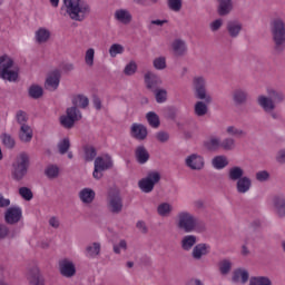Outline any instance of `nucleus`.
<instances>
[{"mask_svg": "<svg viewBox=\"0 0 285 285\" xmlns=\"http://www.w3.org/2000/svg\"><path fill=\"white\" fill-rule=\"evenodd\" d=\"M191 88L197 101L194 106L196 117H206L208 115V105L213 104V96L208 94V83L204 76H195L191 80Z\"/></svg>", "mask_w": 285, "mask_h": 285, "instance_id": "1", "label": "nucleus"}, {"mask_svg": "<svg viewBox=\"0 0 285 285\" xmlns=\"http://www.w3.org/2000/svg\"><path fill=\"white\" fill-rule=\"evenodd\" d=\"M176 226L183 233H206V223L186 210L177 214Z\"/></svg>", "mask_w": 285, "mask_h": 285, "instance_id": "2", "label": "nucleus"}, {"mask_svg": "<svg viewBox=\"0 0 285 285\" xmlns=\"http://www.w3.org/2000/svg\"><path fill=\"white\" fill-rule=\"evenodd\" d=\"M271 33L274 41V52L282 55L285 49V22L282 18L271 21Z\"/></svg>", "mask_w": 285, "mask_h": 285, "instance_id": "3", "label": "nucleus"}, {"mask_svg": "<svg viewBox=\"0 0 285 285\" xmlns=\"http://www.w3.org/2000/svg\"><path fill=\"white\" fill-rule=\"evenodd\" d=\"M285 96L284 91L277 90L274 88L267 89V96H258L257 104L263 108V110H275L277 108V104H284Z\"/></svg>", "mask_w": 285, "mask_h": 285, "instance_id": "4", "label": "nucleus"}, {"mask_svg": "<svg viewBox=\"0 0 285 285\" xmlns=\"http://www.w3.org/2000/svg\"><path fill=\"white\" fill-rule=\"evenodd\" d=\"M63 3L67 8V14L72 21H83L90 14V6L81 2V0H63Z\"/></svg>", "mask_w": 285, "mask_h": 285, "instance_id": "5", "label": "nucleus"}, {"mask_svg": "<svg viewBox=\"0 0 285 285\" xmlns=\"http://www.w3.org/2000/svg\"><path fill=\"white\" fill-rule=\"evenodd\" d=\"M12 178L16 181H21L26 175H28V168H30V156L27 153H21L17 157L16 163L12 165Z\"/></svg>", "mask_w": 285, "mask_h": 285, "instance_id": "6", "label": "nucleus"}, {"mask_svg": "<svg viewBox=\"0 0 285 285\" xmlns=\"http://www.w3.org/2000/svg\"><path fill=\"white\" fill-rule=\"evenodd\" d=\"M14 66V60L8 55L0 57V79L4 81H17L19 79V72L10 70Z\"/></svg>", "mask_w": 285, "mask_h": 285, "instance_id": "7", "label": "nucleus"}, {"mask_svg": "<svg viewBox=\"0 0 285 285\" xmlns=\"http://www.w3.org/2000/svg\"><path fill=\"white\" fill-rule=\"evenodd\" d=\"M81 117L82 115L79 108L75 106L69 107L66 110V115L60 116V126L70 130L71 128H75V124H77V121H81Z\"/></svg>", "mask_w": 285, "mask_h": 285, "instance_id": "8", "label": "nucleus"}, {"mask_svg": "<svg viewBox=\"0 0 285 285\" xmlns=\"http://www.w3.org/2000/svg\"><path fill=\"white\" fill-rule=\"evenodd\" d=\"M94 166H95L94 173H92L94 179H101V177H104V171L110 170V168H112L114 166L112 157H110V155L108 154L104 156H98L95 159Z\"/></svg>", "mask_w": 285, "mask_h": 285, "instance_id": "9", "label": "nucleus"}, {"mask_svg": "<svg viewBox=\"0 0 285 285\" xmlns=\"http://www.w3.org/2000/svg\"><path fill=\"white\" fill-rule=\"evenodd\" d=\"M161 181V174L159 171H148L147 176L138 181V188L142 193H153L155 185Z\"/></svg>", "mask_w": 285, "mask_h": 285, "instance_id": "10", "label": "nucleus"}, {"mask_svg": "<svg viewBox=\"0 0 285 285\" xmlns=\"http://www.w3.org/2000/svg\"><path fill=\"white\" fill-rule=\"evenodd\" d=\"M23 217V210L19 206H11L4 212V222L10 226L19 224Z\"/></svg>", "mask_w": 285, "mask_h": 285, "instance_id": "11", "label": "nucleus"}, {"mask_svg": "<svg viewBox=\"0 0 285 285\" xmlns=\"http://www.w3.org/2000/svg\"><path fill=\"white\" fill-rule=\"evenodd\" d=\"M108 209L114 215H119L124 210V200L118 193L109 194L108 196Z\"/></svg>", "mask_w": 285, "mask_h": 285, "instance_id": "12", "label": "nucleus"}, {"mask_svg": "<svg viewBox=\"0 0 285 285\" xmlns=\"http://www.w3.org/2000/svg\"><path fill=\"white\" fill-rule=\"evenodd\" d=\"M145 79V86L147 90H150V92H155L156 90H159V86H161V77L154 73L153 71H148L144 76Z\"/></svg>", "mask_w": 285, "mask_h": 285, "instance_id": "13", "label": "nucleus"}, {"mask_svg": "<svg viewBox=\"0 0 285 285\" xmlns=\"http://www.w3.org/2000/svg\"><path fill=\"white\" fill-rule=\"evenodd\" d=\"M59 83H61V71L53 70L48 75L45 81V88L46 90H49V92H55V90L59 88Z\"/></svg>", "mask_w": 285, "mask_h": 285, "instance_id": "14", "label": "nucleus"}, {"mask_svg": "<svg viewBox=\"0 0 285 285\" xmlns=\"http://www.w3.org/2000/svg\"><path fill=\"white\" fill-rule=\"evenodd\" d=\"M273 210L278 219L285 218V196L276 195L272 199Z\"/></svg>", "mask_w": 285, "mask_h": 285, "instance_id": "15", "label": "nucleus"}, {"mask_svg": "<svg viewBox=\"0 0 285 285\" xmlns=\"http://www.w3.org/2000/svg\"><path fill=\"white\" fill-rule=\"evenodd\" d=\"M59 271L62 277H75L77 275L75 263L66 258L59 262Z\"/></svg>", "mask_w": 285, "mask_h": 285, "instance_id": "16", "label": "nucleus"}, {"mask_svg": "<svg viewBox=\"0 0 285 285\" xmlns=\"http://www.w3.org/2000/svg\"><path fill=\"white\" fill-rule=\"evenodd\" d=\"M185 164L190 170H202L204 168V157L198 154H191L185 159Z\"/></svg>", "mask_w": 285, "mask_h": 285, "instance_id": "17", "label": "nucleus"}, {"mask_svg": "<svg viewBox=\"0 0 285 285\" xmlns=\"http://www.w3.org/2000/svg\"><path fill=\"white\" fill-rule=\"evenodd\" d=\"M226 30L230 39H237L242 35V30H244V24L239 20H229L226 23Z\"/></svg>", "mask_w": 285, "mask_h": 285, "instance_id": "18", "label": "nucleus"}, {"mask_svg": "<svg viewBox=\"0 0 285 285\" xmlns=\"http://www.w3.org/2000/svg\"><path fill=\"white\" fill-rule=\"evenodd\" d=\"M232 100L234 106H246V104H248V91L242 88L234 89Z\"/></svg>", "mask_w": 285, "mask_h": 285, "instance_id": "19", "label": "nucleus"}, {"mask_svg": "<svg viewBox=\"0 0 285 285\" xmlns=\"http://www.w3.org/2000/svg\"><path fill=\"white\" fill-rule=\"evenodd\" d=\"M27 279L30 285H46V279L43 278V275H41L39 267L30 268L27 275Z\"/></svg>", "mask_w": 285, "mask_h": 285, "instance_id": "20", "label": "nucleus"}, {"mask_svg": "<svg viewBox=\"0 0 285 285\" xmlns=\"http://www.w3.org/2000/svg\"><path fill=\"white\" fill-rule=\"evenodd\" d=\"M130 135L134 139H138V141H144L146 137H148V128L142 124L134 122L131 125Z\"/></svg>", "mask_w": 285, "mask_h": 285, "instance_id": "21", "label": "nucleus"}, {"mask_svg": "<svg viewBox=\"0 0 285 285\" xmlns=\"http://www.w3.org/2000/svg\"><path fill=\"white\" fill-rule=\"evenodd\" d=\"M208 253H210V245L206 243H199L193 248L191 257L196 262H199V259H202V257H206Z\"/></svg>", "mask_w": 285, "mask_h": 285, "instance_id": "22", "label": "nucleus"}, {"mask_svg": "<svg viewBox=\"0 0 285 285\" xmlns=\"http://www.w3.org/2000/svg\"><path fill=\"white\" fill-rule=\"evenodd\" d=\"M253 188V179L250 177L245 176L238 180H236V193L238 195H246Z\"/></svg>", "mask_w": 285, "mask_h": 285, "instance_id": "23", "label": "nucleus"}, {"mask_svg": "<svg viewBox=\"0 0 285 285\" xmlns=\"http://www.w3.org/2000/svg\"><path fill=\"white\" fill-rule=\"evenodd\" d=\"M217 14L219 17H228L233 12V0H217Z\"/></svg>", "mask_w": 285, "mask_h": 285, "instance_id": "24", "label": "nucleus"}, {"mask_svg": "<svg viewBox=\"0 0 285 285\" xmlns=\"http://www.w3.org/2000/svg\"><path fill=\"white\" fill-rule=\"evenodd\" d=\"M171 49L175 57H184L186 52H188L186 41H184L183 39H175L171 43Z\"/></svg>", "mask_w": 285, "mask_h": 285, "instance_id": "25", "label": "nucleus"}, {"mask_svg": "<svg viewBox=\"0 0 285 285\" xmlns=\"http://www.w3.org/2000/svg\"><path fill=\"white\" fill-rule=\"evenodd\" d=\"M114 17L116 21H119V23H124V26H128V23L132 21V14L127 9L116 10Z\"/></svg>", "mask_w": 285, "mask_h": 285, "instance_id": "26", "label": "nucleus"}, {"mask_svg": "<svg viewBox=\"0 0 285 285\" xmlns=\"http://www.w3.org/2000/svg\"><path fill=\"white\" fill-rule=\"evenodd\" d=\"M245 177V171L240 166H232L227 170V179L228 181L236 183L238 179Z\"/></svg>", "mask_w": 285, "mask_h": 285, "instance_id": "27", "label": "nucleus"}, {"mask_svg": "<svg viewBox=\"0 0 285 285\" xmlns=\"http://www.w3.org/2000/svg\"><path fill=\"white\" fill-rule=\"evenodd\" d=\"M135 159L137 164H148V160L150 159V153H148V149H146L144 146H138L135 149Z\"/></svg>", "mask_w": 285, "mask_h": 285, "instance_id": "28", "label": "nucleus"}, {"mask_svg": "<svg viewBox=\"0 0 285 285\" xmlns=\"http://www.w3.org/2000/svg\"><path fill=\"white\" fill-rule=\"evenodd\" d=\"M197 244V236L195 235H186L180 240V248H183L185 252H190L193 248H195Z\"/></svg>", "mask_w": 285, "mask_h": 285, "instance_id": "29", "label": "nucleus"}, {"mask_svg": "<svg viewBox=\"0 0 285 285\" xmlns=\"http://www.w3.org/2000/svg\"><path fill=\"white\" fill-rule=\"evenodd\" d=\"M248 271L246 269H242V268H237L233 272V276H232V282L234 284H246V282H248Z\"/></svg>", "mask_w": 285, "mask_h": 285, "instance_id": "30", "label": "nucleus"}, {"mask_svg": "<svg viewBox=\"0 0 285 285\" xmlns=\"http://www.w3.org/2000/svg\"><path fill=\"white\" fill-rule=\"evenodd\" d=\"M19 139L23 144H30V141H32V128L30 125H23L20 127Z\"/></svg>", "mask_w": 285, "mask_h": 285, "instance_id": "31", "label": "nucleus"}, {"mask_svg": "<svg viewBox=\"0 0 285 285\" xmlns=\"http://www.w3.org/2000/svg\"><path fill=\"white\" fill-rule=\"evenodd\" d=\"M212 166L216 168V170H224V168L228 166V158L224 155L215 156L212 159Z\"/></svg>", "mask_w": 285, "mask_h": 285, "instance_id": "32", "label": "nucleus"}, {"mask_svg": "<svg viewBox=\"0 0 285 285\" xmlns=\"http://www.w3.org/2000/svg\"><path fill=\"white\" fill-rule=\"evenodd\" d=\"M35 37H36L37 43H48V41L50 40V30L46 28H39L36 31Z\"/></svg>", "mask_w": 285, "mask_h": 285, "instance_id": "33", "label": "nucleus"}, {"mask_svg": "<svg viewBox=\"0 0 285 285\" xmlns=\"http://www.w3.org/2000/svg\"><path fill=\"white\" fill-rule=\"evenodd\" d=\"M79 197L83 204H92V202H95V190L90 188H83L80 190Z\"/></svg>", "mask_w": 285, "mask_h": 285, "instance_id": "34", "label": "nucleus"}, {"mask_svg": "<svg viewBox=\"0 0 285 285\" xmlns=\"http://www.w3.org/2000/svg\"><path fill=\"white\" fill-rule=\"evenodd\" d=\"M0 139L4 148H7L8 150H13L14 146H17V140H14V137H12V135L10 134H1Z\"/></svg>", "mask_w": 285, "mask_h": 285, "instance_id": "35", "label": "nucleus"}, {"mask_svg": "<svg viewBox=\"0 0 285 285\" xmlns=\"http://www.w3.org/2000/svg\"><path fill=\"white\" fill-rule=\"evenodd\" d=\"M90 100L83 95H78L72 98V106L76 108H88Z\"/></svg>", "mask_w": 285, "mask_h": 285, "instance_id": "36", "label": "nucleus"}, {"mask_svg": "<svg viewBox=\"0 0 285 285\" xmlns=\"http://www.w3.org/2000/svg\"><path fill=\"white\" fill-rule=\"evenodd\" d=\"M146 119L151 128H159L161 126V120H159V115L155 111H149L146 114Z\"/></svg>", "mask_w": 285, "mask_h": 285, "instance_id": "37", "label": "nucleus"}, {"mask_svg": "<svg viewBox=\"0 0 285 285\" xmlns=\"http://www.w3.org/2000/svg\"><path fill=\"white\" fill-rule=\"evenodd\" d=\"M101 253V244L92 243L86 247L87 257H97Z\"/></svg>", "mask_w": 285, "mask_h": 285, "instance_id": "38", "label": "nucleus"}, {"mask_svg": "<svg viewBox=\"0 0 285 285\" xmlns=\"http://www.w3.org/2000/svg\"><path fill=\"white\" fill-rule=\"evenodd\" d=\"M218 269L220 275H228L233 271V262L230 259H223L218 263Z\"/></svg>", "mask_w": 285, "mask_h": 285, "instance_id": "39", "label": "nucleus"}, {"mask_svg": "<svg viewBox=\"0 0 285 285\" xmlns=\"http://www.w3.org/2000/svg\"><path fill=\"white\" fill-rule=\"evenodd\" d=\"M28 94L31 99H41V97H43V88L39 85H31Z\"/></svg>", "mask_w": 285, "mask_h": 285, "instance_id": "40", "label": "nucleus"}, {"mask_svg": "<svg viewBox=\"0 0 285 285\" xmlns=\"http://www.w3.org/2000/svg\"><path fill=\"white\" fill-rule=\"evenodd\" d=\"M249 285H273V281L267 276H252Z\"/></svg>", "mask_w": 285, "mask_h": 285, "instance_id": "41", "label": "nucleus"}, {"mask_svg": "<svg viewBox=\"0 0 285 285\" xmlns=\"http://www.w3.org/2000/svg\"><path fill=\"white\" fill-rule=\"evenodd\" d=\"M85 161H95L97 157V148L95 146L87 145L83 147Z\"/></svg>", "mask_w": 285, "mask_h": 285, "instance_id": "42", "label": "nucleus"}, {"mask_svg": "<svg viewBox=\"0 0 285 285\" xmlns=\"http://www.w3.org/2000/svg\"><path fill=\"white\" fill-rule=\"evenodd\" d=\"M220 148L227 151L235 150V148H237V142L234 140V138L227 137L220 141Z\"/></svg>", "mask_w": 285, "mask_h": 285, "instance_id": "43", "label": "nucleus"}, {"mask_svg": "<svg viewBox=\"0 0 285 285\" xmlns=\"http://www.w3.org/2000/svg\"><path fill=\"white\" fill-rule=\"evenodd\" d=\"M157 213L160 217H168L173 213V205L168 203H163L158 205Z\"/></svg>", "mask_w": 285, "mask_h": 285, "instance_id": "44", "label": "nucleus"}, {"mask_svg": "<svg viewBox=\"0 0 285 285\" xmlns=\"http://www.w3.org/2000/svg\"><path fill=\"white\" fill-rule=\"evenodd\" d=\"M205 147L207 150H219V148H222V140L217 137H213L205 142Z\"/></svg>", "mask_w": 285, "mask_h": 285, "instance_id": "45", "label": "nucleus"}, {"mask_svg": "<svg viewBox=\"0 0 285 285\" xmlns=\"http://www.w3.org/2000/svg\"><path fill=\"white\" fill-rule=\"evenodd\" d=\"M45 174L49 179H57L59 177V167L57 165H49Z\"/></svg>", "mask_w": 285, "mask_h": 285, "instance_id": "46", "label": "nucleus"}, {"mask_svg": "<svg viewBox=\"0 0 285 285\" xmlns=\"http://www.w3.org/2000/svg\"><path fill=\"white\" fill-rule=\"evenodd\" d=\"M227 135H230V137H246V131L243 129H239L235 126H228L226 128Z\"/></svg>", "mask_w": 285, "mask_h": 285, "instance_id": "47", "label": "nucleus"}, {"mask_svg": "<svg viewBox=\"0 0 285 285\" xmlns=\"http://www.w3.org/2000/svg\"><path fill=\"white\" fill-rule=\"evenodd\" d=\"M70 150V138H63L58 142V153L60 155H66Z\"/></svg>", "mask_w": 285, "mask_h": 285, "instance_id": "48", "label": "nucleus"}, {"mask_svg": "<svg viewBox=\"0 0 285 285\" xmlns=\"http://www.w3.org/2000/svg\"><path fill=\"white\" fill-rule=\"evenodd\" d=\"M16 121L19 126H28V112L23 110H18L16 112Z\"/></svg>", "mask_w": 285, "mask_h": 285, "instance_id": "49", "label": "nucleus"}, {"mask_svg": "<svg viewBox=\"0 0 285 285\" xmlns=\"http://www.w3.org/2000/svg\"><path fill=\"white\" fill-rule=\"evenodd\" d=\"M153 92L155 94L157 104H164L168 99V91L166 89H156Z\"/></svg>", "mask_w": 285, "mask_h": 285, "instance_id": "50", "label": "nucleus"}, {"mask_svg": "<svg viewBox=\"0 0 285 285\" xmlns=\"http://www.w3.org/2000/svg\"><path fill=\"white\" fill-rule=\"evenodd\" d=\"M181 0H167V8L171 10V12H181Z\"/></svg>", "mask_w": 285, "mask_h": 285, "instance_id": "51", "label": "nucleus"}, {"mask_svg": "<svg viewBox=\"0 0 285 285\" xmlns=\"http://www.w3.org/2000/svg\"><path fill=\"white\" fill-rule=\"evenodd\" d=\"M19 195L26 202H30L35 197V195L32 194V190L28 187H20L19 188Z\"/></svg>", "mask_w": 285, "mask_h": 285, "instance_id": "52", "label": "nucleus"}, {"mask_svg": "<svg viewBox=\"0 0 285 285\" xmlns=\"http://www.w3.org/2000/svg\"><path fill=\"white\" fill-rule=\"evenodd\" d=\"M155 137L157 141H159V144H168V141L170 140V134H168V131L165 130L156 132Z\"/></svg>", "mask_w": 285, "mask_h": 285, "instance_id": "53", "label": "nucleus"}, {"mask_svg": "<svg viewBox=\"0 0 285 285\" xmlns=\"http://www.w3.org/2000/svg\"><path fill=\"white\" fill-rule=\"evenodd\" d=\"M85 63L89 67L95 66V50L89 48L85 55Z\"/></svg>", "mask_w": 285, "mask_h": 285, "instance_id": "54", "label": "nucleus"}, {"mask_svg": "<svg viewBox=\"0 0 285 285\" xmlns=\"http://www.w3.org/2000/svg\"><path fill=\"white\" fill-rule=\"evenodd\" d=\"M110 57H117V55H124V46L119 43H114L109 48Z\"/></svg>", "mask_w": 285, "mask_h": 285, "instance_id": "55", "label": "nucleus"}, {"mask_svg": "<svg viewBox=\"0 0 285 285\" xmlns=\"http://www.w3.org/2000/svg\"><path fill=\"white\" fill-rule=\"evenodd\" d=\"M156 70H166V57H158L153 61Z\"/></svg>", "mask_w": 285, "mask_h": 285, "instance_id": "56", "label": "nucleus"}, {"mask_svg": "<svg viewBox=\"0 0 285 285\" xmlns=\"http://www.w3.org/2000/svg\"><path fill=\"white\" fill-rule=\"evenodd\" d=\"M222 26H224V19L218 18L209 23V30L212 32H218V30H222Z\"/></svg>", "mask_w": 285, "mask_h": 285, "instance_id": "57", "label": "nucleus"}, {"mask_svg": "<svg viewBox=\"0 0 285 285\" xmlns=\"http://www.w3.org/2000/svg\"><path fill=\"white\" fill-rule=\"evenodd\" d=\"M121 250H128V243L125 239H121L119 244L114 245V253L120 255Z\"/></svg>", "mask_w": 285, "mask_h": 285, "instance_id": "58", "label": "nucleus"}, {"mask_svg": "<svg viewBox=\"0 0 285 285\" xmlns=\"http://www.w3.org/2000/svg\"><path fill=\"white\" fill-rule=\"evenodd\" d=\"M258 181L264 183L271 179V174L267 170H261L255 174Z\"/></svg>", "mask_w": 285, "mask_h": 285, "instance_id": "59", "label": "nucleus"}, {"mask_svg": "<svg viewBox=\"0 0 285 285\" xmlns=\"http://www.w3.org/2000/svg\"><path fill=\"white\" fill-rule=\"evenodd\" d=\"M125 75H127V77H131V75H135V72H137V63L135 62H129L124 70Z\"/></svg>", "mask_w": 285, "mask_h": 285, "instance_id": "60", "label": "nucleus"}, {"mask_svg": "<svg viewBox=\"0 0 285 285\" xmlns=\"http://www.w3.org/2000/svg\"><path fill=\"white\" fill-rule=\"evenodd\" d=\"M10 235V228H8L7 225L1 224L0 225V240L6 239Z\"/></svg>", "mask_w": 285, "mask_h": 285, "instance_id": "61", "label": "nucleus"}, {"mask_svg": "<svg viewBox=\"0 0 285 285\" xmlns=\"http://www.w3.org/2000/svg\"><path fill=\"white\" fill-rule=\"evenodd\" d=\"M63 72H72L75 70V65L71 62L62 63L61 66Z\"/></svg>", "mask_w": 285, "mask_h": 285, "instance_id": "62", "label": "nucleus"}, {"mask_svg": "<svg viewBox=\"0 0 285 285\" xmlns=\"http://www.w3.org/2000/svg\"><path fill=\"white\" fill-rule=\"evenodd\" d=\"M276 160L279 164H285V149H282V150L278 151Z\"/></svg>", "mask_w": 285, "mask_h": 285, "instance_id": "63", "label": "nucleus"}, {"mask_svg": "<svg viewBox=\"0 0 285 285\" xmlns=\"http://www.w3.org/2000/svg\"><path fill=\"white\" fill-rule=\"evenodd\" d=\"M186 285H204V283L199 278H191Z\"/></svg>", "mask_w": 285, "mask_h": 285, "instance_id": "64", "label": "nucleus"}]
</instances>
